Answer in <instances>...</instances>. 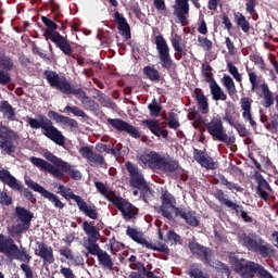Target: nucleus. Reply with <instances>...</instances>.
<instances>
[{
  "mask_svg": "<svg viewBox=\"0 0 278 278\" xmlns=\"http://www.w3.org/2000/svg\"><path fill=\"white\" fill-rule=\"evenodd\" d=\"M96 149L99 153H112V155H116V150L110 144L97 143Z\"/></svg>",
  "mask_w": 278,
  "mask_h": 278,
  "instance_id": "55",
  "label": "nucleus"
},
{
  "mask_svg": "<svg viewBox=\"0 0 278 278\" xmlns=\"http://www.w3.org/2000/svg\"><path fill=\"white\" fill-rule=\"evenodd\" d=\"M194 99L198 103V110L201 114H210V102H207V97L203 93V90L195 89Z\"/></svg>",
  "mask_w": 278,
  "mask_h": 278,
  "instance_id": "31",
  "label": "nucleus"
},
{
  "mask_svg": "<svg viewBox=\"0 0 278 278\" xmlns=\"http://www.w3.org/2000/svg\"><path fill=\"white\" fill-rule=\"evenodd\" d=\"M41 22L46 25L45 34L47 38H50L51 42L55 43V47L64 53V55L71 56L73 55V47L68 39L62 36L58 29V25L52 20H49L47 16H41Z\"/></svg>",
  "mask_w": 278,
  "mask_h": 278,
  "instance_id": "8",
  "label": "nucleus"
},
{
  "mask_svg": "<svg viewBox=\"0 0 278 278\" xmlns=\"http://www.w3.org/2000/svg\"><path fill=\"white\" fill-rule=\"evenodd\" d=\"M198 42H199V47H201L203 51H212V47H214V43L212 42V40L201 35L198 36Z\"/></svg>",
  "mask_w": 278,
  "mask_h": 278,
  "instance_id": "49",
  "label": "nucleus"
},
{
  "mask_svg": "<svg viewBox=\"0 0 278 278\" xmlns=\"http://www.w3.org/2000/svg\"><path fill=\"white\" fill-rule=\"evenodd\" d=\"M227 70L233 76V79H236V81H238L239 84L242 83V74L238 71V67H236L232 62L227 63Z\"/></svg>",
  "mask_w": 278,
  "mask_h": 278,
  "instance_id": "50",
  "label": "nucleus"
},
{
  "mask_svg": "<svg viewBox=\"0 0 278 278\" xmlns=\"http://www.w3.org/2000/svg\"><path fill=\"white\" fill-rule=\"evenodd\" d=\"M193 156L195 162H198V164L202 165L204 168L216 170V162H214V159L205 156L202 151L195 149Z\"/></svg>",
  "mask_w": 278,
  "mask_h": 278,
  "instance_id": "30",
  "label": "nucleus"
},
{
  "mask_svg": "<svg viewBox=\"0 0 278 278\" xmlns=\"http://www.w3.org/2000/svg\"><path fill=\"white\" fill-rule=\"evenodd\" d=\"M129 186H131V188H137L138 190H143V188H147L148 184L143 175H130Z\"/></svg>",
  "mask_w": 278,
  "mask_h": 278,
  "instance_id": "39",
  "label": "nucleus"
},
{
  "mask_svg": "<svg viewBox=\"0 0 278 278\" xmlns=\"http://www.w3.org/2000/svg\"><path fill=\"white\" fill-rule=\"evenodd\" d=\"M228 261L233 266L236 273L240 274L243 278H254L255 274H258L263 278H274L261 264L240 258L235 252L228 254Z\"/></svg>",
  "mask_w": 278,
  "mask_h": 278,
  "instance_id": "5",
  "label": "nucleus"
},
{
  "mask_svg": "<svg viewBox=\"0 0 278 278\" xmlns=\"http://www.w3.org/2000/svg\"><path fill=\"white\" fill-rule=\"evenodd\" d=\"M73 201L76 203L79 212H83L85 216L91 218L93 220L99 218V212L94 204H89L80 197V195H73Z\"/></svg>",
  "mask_w": 278,
  "mask_h": 278,
  "instance_id": "25",
  "label": "nucleus"
},
{
  "mask_svg": "<svg viewBox=\"0 0 278 278\" xmlns=\"http://www.w3.org/2000/svg\"><path fill=\"white\" fill-rule=\"evenodd\" d=\"M253 105V99L243 97L240 99V106L242 112H251Z\"/></svg>",
  "mask_w": 278,
  "mask_h": 278,
  "instance_id": "54",
  "label": "nucleus"
},
{
  "mask_svg": "<svg viewBox=\"0 0 278 278\" xmlns=\"http://www.w3.org/2000/svg\"><path fill=\"white\" fill-rule=\"evenodd\" d=\"M160 201H161V205H160L161 216H163V218H166L168 220H173L174 219L173 213H174L176 218L177 210H180V206H176L177 205L176 198L168 191H162Z\"/></svg>",
  "mask_w": 278,
  "mask_h": 278,
  "instance_id": "12",
  "label": "nucleus"
},
{
  "mask_svg": "<svg viewBox=\"0 0 278 278\" xmlns=\"http://www.w3.org/2000/svg\"><path fill=\"white\" fill-rule=\"evenodd\" d=\"M190 0H175L174 14L182 27L188 25V14H190Z\"/></svg>",
  "mask_w": 278,
  "mask_h": 278,
  "instance_id": "22",
  "label": "nucleus"
},
{
  "mask_svg": "<svg viewBox=\"0 0 278 278\" xmlns=\"http://www.w3.org/2000/svg\"><path fill=\"white\" fill-rule=\"evenodd\" d=\"M170 42L174 51H176L174 54L175 60H181V58H186L187 52L181 47V36H179L178 34L173 35L170 38Z\"/></svg>",
  "mask_w": 278,
  "mask_h": 278,
  "instance_id": "32",
  "label": "nucleus"
},
{
  "mask_svg": "<svg viewBox=\"0 0 278 278\" xmlns=\"http://www.w3.org/2000/svg\"><path fill=\"white\" fill-rule=\"evenodd\" d=\"M155 46L162 68L170 71V68L175 66V61H173V58L170 56V47H168V42L164 36L157 35L155 37Z\"/></svg>",
  "mask_w": 278,
  "mask_h": 278,
  "instance_id": "11",
  "label": "nucleus"
},
{
  "mask_svg": "<svg viewBox=\"0 0 278 278\" xmlns=\"http://www.w3.org/2000/svg\"><path fill=\"white\" fill-rule=\"evenodd\" d=\"M188 249L190 252L195 255L199 260H201L204 264L211 265L212 255L211 250L198 242L191 241L188 243Z\"/></svg>",
  "mask_w": 278,
  "mask_h": 278,
  "instance_id": "23",
  "label": "nucleus"
},
{
  "mask_svg": "<svg viewBox=\"0 0 278 278\" xmlns=\"http://www.w3.org/2000/svg\"><path fill=\"white\" fill-rule=\"evenodd\" d=\"M141 125L150 129V131L154 134V136H162L163 138H168V130L162 129V126H160V121L157 119H144L142 121Z\"/></svg>",
  "mask_w": 278,
  "mask_h": 278,
  "instance_id": "29",
  "label": "nucleus"
},
{
  "mask_svg": "<svg viewBox=\"0 0 278 278\" xmlns=\"http://www.w3.org/2000/svg\"><path fill=\"white\" fill-rule=\"evenodd\" d=\"M242 117L244 118L245 122L250 123V125H251V127H253V129H256L257 122H255V119H253V114L251 113V111H243Z\"/></svg>",
  "mask_w": 278,
  "mask_h": 278,
  "instance_id": "58",
  "label": "nucleus"
},
{
  "mask_svg": "<svg viewBox=\"0 0 278 278\" xmlns=\"http://www.w3.org/2000/svg\"><path fill=\"white\" fill-rule=\"evenodd\" d=\"M254 177L256 178V181H258V186H256V188H260L261 190H270L269 184L263 178L262 175H256Z\"/></svg>",
  "mask_w": 278,
  "mask_h": 278,
  "instance_id": "60",
  "label": "nucleus"
},
{
  "mask_svg": "<svg viewBox=\"0 0 278 278\" xmlns=\"http://www.w3.org/2000/svg\"><path fill=\"white\" fill-rule=\"evenodd\" d=\"M176 218H182L185 223L191 227L200 226V219L197 216L195 211L188 210L186 206L176 208Z\"/></svg>",
  "mask_w": 278,
  "mask_h": 278,
  "instance_id": "26",
  "label": "nucleus"
},
{
  "mask_svg": "<svg viewBox=\"0 0 278 278\" xmlns=\"http://www.w3.org/2000/svg\"><path fill=\"white\" fill-rule=\"evenodd\" d=\"M223 86L226 88L229 97H236L238 94V89H236V83L233 78L229 75H224L222 78Z\"/></svg>",
  "mask_w": 278,
  "mask_h": 278,
  "instance_id": "36",
  "label": "nucleus"
},
{
  "mask_svg": "<svg viewBox=\"0 0 278 278\" xmlns=\"http://www.w3.org/2000/svg\"><path fill=\"white\" fill-rule=\"evenodd\" d=\"M126 235L132 239L135 242H137L138 244L147 248L149 245V241L143 238V233L138 231V229L136 228H131V226H127L126 228Z\"/></svg>",
  "mask_w": 278,
  "mask_h": 278,
  "instance_id": "33",
  "label": "nucleus"
},
{
  "mask_svg": "<svg viewBox=\"0 0 278 278\" xmlns=\"http://www.w3.org/2000/svg\"><path fill=\"white\" fill-rule=\"evenodd\" d=\"M239 243L248 251L254 252L263 258H270L276 255L277 250L256 232L241 233Z\"/></svg>",
  "mask_w": 278,
  "mask_h": 278,
  "instance_id": "4",
  "label": "nucleus"
},
{
  "mask_svg": "<svg viewBox=\"0 0 278 278\" xmlns=\"http://www.w3.org/2000/svg\"><path fill=\"white\" fill-rule=\"evenodd\" d=\"M233 114H236V104H233V102H228L223 121H225V123H228L230 127H233V129H236V131L239 134L240 138H247V136H249V130L247 129V126L239 122H236Z\"/></svg>",
  "mask_w": 278,
  "mask_h": 278,
  "instance_id": "14",
  "label": "nucleus"
},
{
  "mask_svg": "<svg viewBox=\"0 0 278 278\" xmlns=\"http://www.w3.org/2000/svg\"><path fill=\"white\" fill-rule=\"evenodd\" d=\"M54 188H56V190H59V194H61V197H64V199L68 198L74 201L73 197H77V194H75L71 188H67L64 185L55 184Z\"/></svg>",
  "mask_w": 278,
  "mask_h": 278,
  "instance_id": "43",
  "label": "nucleus"
},
{
  "mask_svg": "<svg viewBox=\"0 0 278 278\" xmlns=\"http://www.w3.org/2000/svg\"><path fill=\"white\" fill-rule=\"evenodd\" d=\"M214 198L220 203V205H225V207H228V205H231L232 201H230L225 192L222 189H217L214 192Z\"/></svg>",
  "mask_w": 278,
  "mask_h": 278,
  "instance_id": "47",
  "label": "nucleus"
},
{
  "mask_svg": "<svg viewBox=\"0 0 278 278\" xmlns=\"http://www.w3.org/2000/svg\"><path fill=\"white\" fill-rule=\"evenodd\" d=\"M18 138V135L14 130L8 129V127L0 126V149L5 151L8 155H12L16 151L14 140Z\"/></svg>",
  "mask_w": 278,
  "mask_h": 278,
  "instance_id": "15",
  "label": "nucleus"
},
{
  "mask_svg": "<svg viewBox=\"0 0 278 278\" xmlns=\"http://www.w3.org/2000/svg\"><path fill=\"white\" fill-rule=\"evenodd\" d=\"M114 21L117 23V29L121 31V35L125 37V40H129L131 38V27L127 22V18L121 12H114Z\"/></svg>",
  "mask_w": 278,
  "mask_h": 278,
  "instance_id": "27",
  "label": "nucleus"
},
{
  "mask_svg": "<svg viewBox=\"0 0 278 278\" xmlns=\"http://www.w3.org/2000/svg\"><path fill=\"white\" fill-rule=\"evenodd\" d=\"M25 184L30 188V190H34V192H38L43 197V199H47L54 207L58 210H64L65 203H63L60 198L52 193L51 191L47 190L45 187L39 185L38 182H35L31 179H25Z\"/></svg>",
  "mask_w": 278,
  "mask_h": 278,
  "instance_id": "13",
  "label": "nucleus"
},
{
  "mask_svg": "<svg viewBox=\"0 0 278 278\" xmlns=\"http://www.w3.org/2000/svg\"><path fill=\"white\" fill-rule=\"evenodd\" d=\"M137 159L142 168H149L153 173H177L181 168L179 161L156 151L143 152Z\"/></svg>",
  "mask_w": 278,
  "mask_h": 278,
  "instance_id": "2",
  "label": "nucleus"
},
{
  "mask_svg": "<svg viewBox=\"0 0 278 278\" xmlns=\"http://www.w3.org/2000/svg\"><path fill=\"white\" fill-rule=\"evenodd\" d=\"M83 230L86 233L87 242L84 244L85 249L89 251L96 247H99L98 240L101 237L100 229L94 226L93 222H83Z\"/></svg>",
  "mask_w": 278,
  "mask_h": 278,
  "instance_id": "18",
  "label": "nucleus"
},
{
  "mask_svg": "<svg viewBox=\"0 0 278 278\" xmlns=\"http://www.w3.org/2000/svg\"><path fill=\"white\" fill-rule=\"evenodd\" d=\"M188 275L191 278H210V275L206 271H204L203 269L195 265L189 268Z\"/></svg>",
  "mask_w": 278,
  "mask_h": 278,
  "instance_id": "45",
  "label": "nucleus"
},
{
  "mask_svg": "<svg viewBox=\"0 0 278 278\" xmlns=\"http://www.w3.org/2000/svg\"><path fill=\"white\" fill-rule=\"evenodd\" d=\"M48 118L55 121V123H61L62 125H65V127H70L71 129H77V127H79V124L76 122V119L64 116L55 111H49Z\"/></svg>",
  "mask_w": 278,
  "mask_h": 278,
  "instance_id": "28",
  "label": "nucleus"
},
{
  "mask_svg": "<svg viewBox=\"0 0 278 278\" xmlns=\"http://www.w3.org/2000/svg\"><path fill=\"white\" fill-rule=\"evenodd\" d=\"M218 177L219 184H222V186H225L227 190H236L237 192H243L244 189L241 186L228 181L225 176L218 175Z\"/></svg>",
  "mask_w": 278,
  "mask_h": 278,
  "instance_id": "46",
  "label": "nucleus"
},
{
  "mask_svg": "<svg viewBox=\"0 0 278 278\" xmlns=\"http://www.w3.org/2000/svg\"><path fill=\"white\" fill-rule=\"evenodd\" d=\"M3 58L1 59V65L5 71H12L14 68V62L10 56H5V53L2 52Z\"/></svg>",
  "mask_w": 278,
  "mask_h": 278,
  "instance_id": "56",
  "label": "nucleus"
},
{
  "mask_svg": "<svg viewBox=\"0 0 278 278\" xmlns=\"http://www.w3.org/2000/svg\"><path fill=\"white\" fill-rule=\"evenodd\" d=\"M43 75L51 88L60 90L62 94H73L86 110L94 112L99 108V104L81 89V85H72L66 77H60V74L55 71L46 70Z\"/></svg>",
  "mask_w": 278,
  "mask_h": 278,
  "instance_id": "1",
  "label": "nucleus"
},
{
  "mask_svg": "<svg viewBox=\"0 0 278 278\" xmlns=\"http://www.w3.org/2000/svg\"><path fill=\"white\" fill-rule=\"evenodd\" d=\"M261 90L263 93V108H273V105H275V97L273 96V91H270V88H268V85L262 84Z\"/></svg>",
  "mask_w": 278,
  "mask_h": 278,
  "instance_id": "34",
  "label": "nucleus"
},
{
  "mask_svg": "<svg viewBox=\"0 0 278 278\" xmlns=\"http://www.w3.org/2000/svg\"><path fill=\"white\" fill-rule=\"evenodd\" d=\"M12 203H13V198L10 197L7 191L0 190V204L9 206V205H12Z\"/></svg>",
  "mask_w": 278,
  "mask_h": 278,
  "instance_id": "57",
  "label": "nucleus"
},
{
  "mask_svg": "<svg viewBox=\"0 0 278 278\" xmlns=\"http://www.w3.org/2000/svg\"><path fill=\"white\" fill-rule=\"evenodd\" d=\"M1 181L3 184H7L9 188H12V190H17L20 192L21 197H24L27 201H30V203H35L36 198L31 190L28 188H25L24 185L20 184L18 180L12 176V175H0Z\"/></svg>",
  "mask_w": 278,
  "mask_h": 278,
  "instance_id": "16",
  "label": "nucleus"
},
{
  "mask_svg": "<svg viewBox=\"0 0 278 278\" xmlns=\"http://www.w3.org/2000/svg\"><path fill=\"white\" fill-rule=\"evenodd\" d=\"M203 125L207 134L212 137V140L224 142L227 147H233L236 144V136L227 135V130H225V126L223 125V118L219 115L213 116L208 123L204 122Z\"/></svg>",
  "mask_w": 278,
  "mask_h": 278,
  "instance_id": "9",
  "label": "nucleus"
},
{
  "mask_svg": "<svg viewBox=\"0 0 278 278\" xmlns=\"http://www.w3.org/2000/svg\"><path fill=\"white\" fill-rule=\"evenodd\" d=\"M235 23H237L238 27H240L244 34L251 31V24L242 13H235Z\"/></svg>",
  "mask_w": 278,
  "mask_h": 278,
  "instance_id": "38",
  "label": "nucleus"
},
{
  "mask_svg": "<svg viewBox=\"0 0 278 278\" xmlns=\"http://www.w3.org/2000/svg\"><path fill=\"white\" fill-rule=\"evenodd\" d=\"M87 251L88 252L85 253L86 257H89V254L96 255L100 265H102L104 268L113 269L114 262L112 256L108 252L103 251L100 245H97Z\"/></svg>",
  "mask_w": 278,
  "mask_h": 278,
  "instance_id": "24",
  "label": "nucleus"
},
{
  "mask_svg": "<svg viewBox=\"0 0 278 278\" xmlns=\"http://www.w3.org/2000/svg\"><path fill=\"white\" fill-rule=\"evenodd\" d=\"M0 254H3L8 260L30 263L31 256L24 247H18L12 237L0 233Z\"/></svg>",
  "mask_w": 278,
  "mask_h": 278,
  "instance_id": "7",
  "label": "nucleus"
},
{
  "mask_svg": "<svg viewBox=\"0 0 278 278\" xmlns=\"http://www.w3.org/2000/svg\"><path fill=\"white\" fill-rule=\"evenodd\" d=\"M188 118H189V121H194L192 126L194 127V129H199V124H197V121L203 119L201 114L199 112L194 111V112H191L188 114Z\"/></svg>",
  "mask_w": 278,
  "mask_h": 278,
  "instance_id": "59",
  "label": "nucleus"
},
{
  "mask_svg": "<svg viewBox=\"0 0 278 278\" xmlns=\"http://www.w3.org/2000/svg\"><path fill=\"white\" fill-rule=\"evenodd\" d=\"M210 89L214 101H227V93H225L218 83H211Z\"/></svg>",
  "mask_w": 278,
  "mask_h": 278,
  "instance_id": "35",
  "label": "nucleus"
},
{
  "mask_svg": "<svg viewBox=\"0 0 278 278\" xmlns=\"http://www.w3.org/2000/svg\"><path fill=\"white\" fill-rule=\"evenodd\" d=\"M212 65L210 63L202 64V75L205 77L206 84H214L216 79H214V74L212 73Z\"/></svg>",
  "mask_w": 278,
  "mask_h": 278,
  "instance_id": "42",
  "label": "nucleus"
},
{
  "mask_svg": "<svg viewBox=\"0 0 278 278\" xmlns=\"http://www.w3.org/2000/svg\"><path fill=\"white\" fill-rule=\"evenodd\" d=\"M218 7L223 8V1L222 0H208L207 8L212 12H217L218 11Z\"/></svg>",
  "mask_w": 278,
  "mask_h": 278,
  "instance_id": "62",
  "label": "nucleus"
},
{
  "mask_svg": "<svg viewBox=\"0 0 278 278\" xmlns=\"http://www.w3.org/2000/svg\"><path fill=\"white\" fill-rule=\"evenodd\" d=\"M0 112L7 115L8 121H14L16 118V112L10 102L3 100L0 102Z\"/></svg>",
  "mask_w": 278,
  "mask_h": 278,
  "instance_id": "37",
  "label": "nucleus"
},
{
  "mask_svg": "<svg viewBox=\"0 0 278 278\" xmlns=\"http://www.w3.org/2000/svg\"><path fill=\"white\" fill-rule=\"evenodd\" d=\"M167 126L169 127V129H175V131H177V129L181 127V124L179 123V114L175 112H169Z\"/></svg>",
  "mask_w": 278,
  "mask_h": 278,
  "instance_id": "44",
  "label": "nucleus"
},
{
  "mask_svg": "<svg viewBox=\"0 0 278 278\" xmlns=\"http://www.w3.org/2000/svg\"><path fill=\"white\" fill-rule=\"evenodd\" d=\"M34 253L42 260L43 266L51 265L55 262L53 248L45 242H37Z\"/></svg>",
  "mask_w": 278,
  "mask_h": 278,
  "instance_id": "21",
  "label": "nucleus"
},
{
  "mask_svg": "<svg viewBox=\"0 0 278 278\" xmlns=\"http://www.w3.org/2000/svg\"><path fill=\"white\" fill-rule=\"evenodd\" d=\"M166 238L168 241H174V243H178L181 241V237L178 233H176L173 229L167 231Z\"/></svg>",
  "mask_w": 278,
  "mask_h": 278,
  "instance_id": "63",
  "label": "nucleus"
},
{
  "mask_svg": "<svg viewBox=\"0 0 278 278\" xmlns=\"http://www.w3.org/2000/svg\"><path fill=\"white\" fill-rule=\"evenodd\" d=\"M63 112H71L73 115L79 116L80 118H86L88 116L84 110L79 109V106L66 105Z\"/></svg>",
  "mask_w": 278,
  "mask_h": 278,
  "instance_id": "52",
  "label": "nucleus"
},
{
  "mask_svg": "<svg viewBox=\"0 0 278 278\" xmlns=\"http://www.w3.org/2000/svg\"><path fill=\"white\" fill-rule=\"evenodd\" d=\"M126 170H128L129 175H140L138 172V165L131 163V162H126L125 164Z\"/></svg>",
  "mask_w": 278,
  "mask_h": 278,
  "instance_id": "64",
  "label": "nucleus"
},
{
  "mask_svg": "<svg viewBox=\"0 0 278 278\" xmlns=\"http://www.w3.org/2000/svg\"><path fill=\"white\" fill-rule=\"evenodd\" d=\"M108 201L121 212L123 218L125 220H131L134 218H137L139 214V208H137L132 203H130L128 200L116 195L113 193L110 198H108Z\"/></svg>",
  "mask_w": 278,
  "mask_h": 278,
  "instance_id": "10",
  "label": "nucleus"
},
{
  "mask_svg": "<svg viewBox=\"0 0 278 278\" xmlns=\"http://www.w3.org/2000/svg\"><path fill=\"white\" fill-rule=\"evenodd\" d=\"M26 123L33 129H41L43 136L58 144L59 147H64L66 144V137L53 125V121L47 117V115L39 114L37 118L28 117Z\"/></svg>",
  "mask_w": 278,
  "mask_h": 278,
  "instance_id": "6",
  "label": "nucleus"
},
{
  "mask_svg": "<svg viewBox=\"0 0 278 278\" xmlns=\"http://www.w3.org/2000/svg\"><path fill=\"white\" fill-rule=\"evenodd\" d=\"M109 125H111V127H113V129H116V131H121V134H123V131L125 134H128V136H130L131 138H135L136 140H138V138H141V134L140 130H138V128L127 122H125V119L123 118H108L106 119Z\"/></svg>",
  "mask_w": 278,
  "mask_h": 278,
  "instance_id": "17",
  "label": "nucleus"
},
{
  "mask_svg": "<svg viewBox=\"0 0 278 278\" xmlns=\"http://www.w3.org/2000/svg\"><path fill=\"white\" fill-rule=\"evenodd\" d=\"M15 214L17 218L22 222V224L18 225L14 232L20 235L23 231H27L30 228L31 220L35 218V214L23 206H16Z\"/></svg>",
  "mask_w": 278,
  "mask_h": 278,
  "instance_id": "19",
  "label": "nucleus"
},
{
  "mask_svg": "<svg viewBox=\"0 0 278 278\" xmlns=\"http://www.w3.org/2000/svg\"><path fill=\"white\" fill-rule=\"evenodd\" d=\"M143 75H146L147 79H149L150 81H154L156 84L160 81V71L151 65H147L143 67Z\"/></svg>",
  "mask_w": 278,
  "mask_h": 278,
  "instance_id": "40",
  "label": "nucleus"
},
{
  "mask_svg": "<svg viewBox=\"0 0 278 278\" xmlns=\"http://www.w3.org/2000/svg\"><path fill=\"white\" fill-rule=\"evenodd\" d=\"M245 71L248 73L249 81L251 84V90L252 92H255L260 88V79L257 78V73L252 72L249 66L245 67Z\"/></svg>",
  "mask_w": 278,
  "mask_h": 278,
  "instance_id": "41",
  "label": "nucleus"
},
{
  "mask_svg": "<svg viewBox=\"0 0 278 278\" xmlns=\"http://www.w3.org/2000/svg\"><path fill=\"white\" fill-rule=\"evenodd\" d=\"M78 151L81 157H84V160H87V162L91 163V165L101 166V168L108 166V163H105V159L103 157V155L97 154V152L92 151V147L84 146L80 147Z\"/></svg>",
  "mask_w": 278,
  "mask_h": 278,
  "instance_id": "20",
  "label": "nucleus"
},
{
  "mask_svg": "<svg viewBox=\"0 0 278 278\" xmlns=\"http://www.w3.org/2000/svg\"><path fill=\"white\" fill-rule=\"evenodd\" d=\"M147 249L153 250V251H157L160 253H164V254H169L170 253V249L168 248V245H166L165 243L157 245H153L152 242H148V245H146Z\"/></svg>",
  "mask_w": 278,
  "mask_h": 278,
  "instance_id": "53",
  "label": "nucleus"
},
{
  "mask_svg": "<svg viewBox=\"0 0 278 278\" xmlns=\"http://www.w3.org/2000/svg\"><path fill=\"white\" fill-rule=\"evenodd\" d=\"M265 129H267V131H271V134L278 131V113L270 116V121L265 124Z\"/></svg>",
  "mask_w": 278,
  "mask_h": 278,
  "instance_id": "48",
  "label": "nucleus"
},
{
  "mask_svg": "<svg viewBox=\"0 0 278 278\" xmlns=\"http://www.w3.org/2000/svg\"><path fill=\"white\" fill-rule=\"evenodd\" d=\"M102 108H110L111 110H116V102L109 97L102 98L100 101Z\"/></svg>",
  "mask_w": 278,
  "mask_h": 278,
  "instance_id": "61",
  "label": "nucleus"
},
{
  "mask_svg": "<svg viewBox=\"0 0 278 278\" xmlns=\"http://www.w3.org/2000/svg\"><path fill=\"white\" fill-rule=\"evenodd\" d=\"M148 110L150 111V116H153L155 118L160 116V113L162 112V106L157 104V100L153 99L152 103L148 105Z\"/></svg>",
  "mask_w": 278,
  "mask_h": 278,
  "instance_id": "51",
  "label": "nucleus"
},
{
  "mask_svg": "<svg viewBox=\"0 0 278 278\" xmlns=\"http://www.w3.org/2000/svg\"><path fill=\"white\" fill-rule=\"evenodd\" d=\"M46 159L48 162L45 161V159L33 156L30 157V162L34 166H37V168L50 175H64L63 173H66V175H79V172H75L71 164L53 155L51 152L46 153Z\"/></svg>",
  "mask_w": 278,
  "mask_h": 278,
  "instance_id": "3",
  "label": "nucleus"
}]
</instances>
